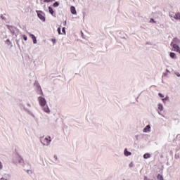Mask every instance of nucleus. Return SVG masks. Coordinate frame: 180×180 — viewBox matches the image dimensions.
<instances>
[{
  "instance_id": "1",
  "label": "nucleus",
  "mask_w": 180,
  "mask_h": 180,
  "mask_svg": "<svg viewBox=\"0 0 180 180\" xmlns=\"http://www.w3.org/2000/svg\"><path fill=\"white\" fill-rule=\"evenodd\" d=\"M41 143L44 145V146H49V144H50V143H51V137L50 136H47V137H42L41 139Z\"/></svg>"
},
{
  "instance_id": "2",
  "label": "nucleus",
  "mask_w": 180,
  "mask_h": 180,
  "mask_svg": "<svg viewBox=\"0 0 180 180\" xmlns=\"http://www.w3.org/2000/svg\"><path fill=\"white\" fill-rule=\"evenodd\" d=\"M38 18H40L42 22H46V14L41 11H36Z\"/></svg>"
},
{
  "instance_id": "3",
  "label": "nucleus",
  "mask_w": 180,
  "mask_h": 180,
  "mask_svg": "<svg viewBox=\"0 0 180 180\" xmlns=\"http://www.w3.org/2000/svg\"><path fill=\"white\" fill-rule=\"evenodd\" d=\"M170 46L172 47H173L174 51H176L177 53H179L180 54V47H179V46H178L176 44H174V42H172L170 44Z\"/></svg>"
},
{
  "instance_id": "4",
  "label": "nucleus",
  "mask_w": 180,
  "mask_h": 180,
  "mask_svg": "<svg viewBox=\"0 0 180 180\" xmlns=\"http://www.w3.org/2000/svg\"><path fill=\"white\" fill-rule=\"evenodd\" d=\"M39 102L40 106H46V99L44 98L39 97Z\"/></svg>"
},
{
  "instance_id": "5",
  "label": "nucleus",
  "mask_w": 180,
  "mask_h": 180,
  "mask_svg": "<svg viewBox=\"0 0 180 180\" xmlns=\"http://www.w3.org/2000/svg\"><path fill=\"white\" fill-rule=\"evenodd\" d=\"M70 12L72 15H77V10H75V7L72 6L70 7Z\"/></svg>"
},
{
  "instance_id": "6",
  "label": "nucleus",
  "mask_w": 180,
  "mask_h": 180,
  "mask_svg": "<svg viewBox=\"0 0 180 180\" xmlns=\"http://www.w3.org/2000/svg\"><path fill=\"white\" fill-rule=\"evenodd\" d=\"M17 163L20 164V165H23V164H25V160H23V158L17 159Z\"/></svg>"
},
{
  "instance_id": "7",
  "label": "nucleus",
  "mask_w": 180,
  "mask_h": 180,
  "mask_svg": "<svg viewBox=\"0 0 180 180\" xmlns=\"http://www.w3.org/2000/svg\"><path fill=\"white\" fill-rule=\"evenodd\" d=\"M172 43H174V44H180V40L178 38H174Z\"/></svg>"
},
{
  "instance_id": "8",
  "label": "nucleus",
  "mask_w": 180,
  "mask_h": 180,
  "mask_svg": "<svg viewBox=\"0 0 180 180\" xmlns=\"http://www.w3.org/2000/svg\"><path fill=\"white\" fill-rule=\"evenodd\" d=\"M150 129H151V127H150V125H147V126L143 129V133H147L148 131H150Z\"/></svg>"
},
{
  "instance_id": "9",
  "label": "nucleus",
  "mask_w": 180,
  "mask_h": 180,
  "mask_svg": "<svg viewBox=\"0 0 180 180\" xmlns=\"http://www.w3.org/2000/svg\"><path fill=\"white\" fill-rule=\"evenodd\" d=\"M30 36L32 39L34 44H36V43H37V40H36V37L32 34H30Z\"/></svg>"
},
{
  "instance_id": "10",
  "label": "nucleus",
  "mask_w": 180,
  "mask_h": 180,
  "mask_svg": "<svg viewBox=\"0 0 180 180\" xmlns=\"http://www.w3.org/2000/svg\"><path fill=\"white\" fill-rule=\"evenodd\" d=\"M124 155H126V157H129V155H131V152H129V151L127 150V149H125V150H124Z\"/></svg>"
},
{
  "instance_id": "11",
  "label": "nucleus",
  "mask_w": 180,
  "mask_h": 180,
  "mask_svg": "<svg viewBox=\"0 0 180 180\" xmlns=\"http://www.w3.org/2000/svg\"><path fill=\"white\" fill-rule=\"evenodd\" d=\"M174 19L176 20H180V13H176L174 15Z\"/></svg>"
},
{
  "instance_id": "12",
  "label": "nucleus",
  "mask_w": 180,
  "mask_h": 180,
  "mask_svg": "<svg viewBox=\"0 0 180 180\" xmlns=\"http://www.w3.org/2000/svg\"><path fill=\"white\" fill-rule=\"evenodd\" d=\"M157 179H158V180H164V176H163L162 174H158L157 175Z\"/></svg>"
},
{
  "instance_id": "13",
  "label": "nucleus",
  "mask_w": 180,
  "mask_h": 180,
  "mask_svg": "<svg viewBox=\"0 0 180 180\" xmlns=\"http://www.w3.org/2000/svg\"><path fill=\"white\" fill-rule=\"evenodd\" d=\"M49 12L51 13V15H54V11L53 10V8L49 7Z\"/></svg>"
},
{
  "instance_id": "14",
  "label": "nucleus",
  "mask_w": 180,
  "mask_h": 180,
  "mask_svg": "<svg viewBox=\"0 0 180 180\" xmlns=\"http://www.w3.org/2000/svg\"><path fill=\"white\" fill-rule=\"evenodd\" d=\"M169 56H170L171 58H176V55L174 52H171Z\"/></svg>"
},
{
  "instance_id": "15",
  "label": "nucleus",
  "mask_w": 180,
  "mask_h": 180,
  "mask_svg": "<svg viewBox=\"0 0 180 180\" xmlns=\"http://www.w3.org/2000/svg\"><path fill=\"white\" fill-rule=\"evenodd\" d=\"M53 164H58V160L57 158L52 159Z\"/></svg>"
},
{
  "instance_id": "16",
  "label": "nucleus",
  "mask_w": 180,
  "mask_h": 180,
  "mask_svg": "<svg viewBox=\"0 0 180 180\" xmlns=\"http://www.w3.org/2000/svg\"><path fill=\"white\" fill-rule=\"evenodd\" d=\"M169 16H170V18H173V19H175V13L170 12L169 13Z\"/></svg>"
},
{
  "instance_id": "17",
  "label": "nucleus",
  "mask_w": 180,
  "mask_h": 180,
  "mask_svg": "<svg viewBox=\"0 0 180 180\" xmlns=\"http://www.w3.org/2000/svg\"><path fill=\"white\" fill-rule=\"evenodd\" d=\"M46 161L47 162H49V164H51V165H53V159L48 158Z\"/></svg>"
},
{
  "instance_id": "18",
  "label": "nucleus",
  "mask_w": 180,
  "mask_h": 180,
  "mask_svg": "<svg viewBox=\"0 0 180 180\" xmlns=\"http://www.w3.org/2000/svg\"><path fill=\"white\" fill-rule=\"evenodd\" d=\"M150 157H151V155H150L149 153H146L143 155V158H150Z\"/></svg>"
},
{
  "instance_id": "19",
  "label": "nucleus",
  "mask_w": 180,
  "mask_h": 180,
  "mask_svg": "<svg viewBox=\"0 0 180 180\" xmlns=\"http://www.w3.org/2000/svg\"><path fill=\"white\" fill-rule=\"evenodd\" d=\"M158 107L159 110H162V109H164V107L162 105V104H158Z\"/></svg>"
},
{
  "instance_id": "20",
  "label": "nucleus",
  "mask_w": 180,
  "mask_h": 180,
  "mask_svg": "<svg viewBox=\"0 0 180 180\" xmlns=\"http://www.w3.org/2000/svg\"><path fill=\"white\" fill-rule=\"evenodd\" d=\"M44 112H46V113H49L50 112V110L49 109V107H45L44 108Z\"/></svg>"
},
{
  "instance_id": "21",
  "label": "nucleus",
  "mask_w": 180,
  "mask_h": 180,
  "mask_svg": "<svg viewBox=\"0 0 180 180\" xmlns=\"http://www.w3.org/2000/svg\"><path fill=\"white\" fill-rule=\"evenodd\" d=\"M134 163H133V162H131L129 165V168H134Z\"/></svg>"
},
{
  "instance_id": "22",
  "label": "nucleus",
  "mask_w": 180,
  "mask_h": 180,
  "mask_svg": "<svg viewBox=\"0 0 180 180\" xmlns=\"http://www.w3.org/2000/svg\"><path fill=\"white\" fill-rule=\"evenodd\" d=\"M60 5V4H58V2L56 1L54 4H53V6L54 8H57V6H58Z\"/></svg>"
},
{
  "instance_id": "23",
  "label": "nucleus",
  "mask_w": 180,
  "mask_h": 180,
  "mask_svg": "<svg viewBox=\"0 0 180 180\" xmlns=\"http://www.w3.org/2000/svg\"><path fill=\"white\" fill-rule=\"evenodd\" d=\"M54 1H56V0H44V2H46V3L54 2Z\"/></svg>"
},
{
  "instance_id": "24",
  "label": "nucleus",
  "mask_w": 180,
  "mask_h": 180,
  "mask_svg": "<svg viewBox=\"0 0 180 180\" xmlns=\"http://www.w3.org/2000/svg\"><path fill=\"white\" fill-rule=\"evenodd\" d=\"M58 34H61V28L60 27L58 28Z\"/></svg>"
},
{
  "instance_id": "25",
  "label": "nucleus",
  "mask_w": 180,
  "mask_h": 180,
  "mask_svg": "<svg viewBox=\"0 0 180 180\" xmlns=\"http://www.w3.org/2000/svg\"><path fill=\"white\" fill-rule=\"evenodd\" d=\"M23 39L25 41H27V36L23 35Z\"/></svg>"
},
{
  "instance_id": "26",
  "label": "nucleus",
  "mask_w": 180,
  "mask_h": 180,
  "mask_svg": "<svg viewBox=\"0 0 180 180\" xmlns=\"http://www.w3.org/2000/svg\"><path fill=\"white\" fill-rule=\"evenodd\" d=\"M4 168V166L2 165V162L0 161V169H2Z\"/></svg>"
},
{
  "instance_id": "27",
  "label": "nucleus",
  "mask_w": 180,
  "mask_h": 180,
  "mask_svg": "<svg viewBox=\"0 0 180 180\" xmlns=\"http://www.w3.org/2000/svg\"><path fill=\"white\" fill-rule=\"evenodd\" d=\"M27 174H32L33 172L30 169L27 170Z\"/></svg>"
},
{
  "instance_id": "28",
  "label": "nucleus",
  "mask_w": 180,
  "mask_h": 180,
  "mask_svg": "<svg viewBox=\"0 0 180 180\" xmlns=\"http://www.w3.org/2000/svg\"><path fill=\"white\" fill-rule=\"evenodd\" d=\"M158 96L160 97V98H164V95L161 93H159L158 94Z\"/></svg>"
},
{
  "instance_id": "29",
  "label": "nucleus",
  "mask_w": 180,
  "mask_h": 180,
  "mask_svg": "<svg viewBox=\"0 0 180 180\" xmlns=\"http://www.w3.org/2000/svg\"><path fill=\"white\" fill-rule=\"evenodd\" d=\"M62 32L64 33V34H65V27H63Z\"/></svg>"
},
{
  "instance_id": "30",
  "label": "nucleus",
  "mask_w": 180,
  "mask_h": 180,
  "mask_svg": "<svg viewBox=\"0 0 180 180\" xmlns=\"http://www.w3.org/2000/svg\"><path fill=\"white\" fill-rule=\"evenodd\" d=\"M0 180H8V179H5V177H1Z\"/></svg>"
},
{
  "instance_id": "31",
  "label": "nucleus",
  "mask_w": 180,
  "mask_h": 180,
  "mask_svg": "<svg viewBox=\"0 0 180 180\" xmlns=\"http://www.w3.org/2000/svg\"><path fill=\"white\" fill-rule=\"evenodd\" d=\"M150 22H153V23H155V20H154V19H150Z\"/></svg>"
},
{
  "instance_id": "32",
  "label": "nucleus",
  "mask_w": 180,
  "mask_h": 180,
  "mask_svg": "<svg viewBox=\"0 0 180 180\" xmlns=\"http://www.w3.org/2000/svg\"><path fill=\"white\" fill-rule=\"evenodd\" d=\"M52 41H53V44H55L56 43V39H52Z\"/></svg>"
},
{
  "instance_id": "33",
  "label": "nucleus",
  "mask_w": 180,
  "mask_h": 180,
  "mask_svg": "<svg viewBox=\"0 0 180 180\" xmlns=\"http://www.w3.org/2000/svg\"><path fill=\"white\" fill-rule=\"evenodd\" d=\"M177 77H180V75H177Z\"/></svg>"
},
{
  "instance_id": "34",
  "label": "nucleus",
  "mask_w": 180,
  "mask_h": 180,
  "mask_svg": "<svg viewBox=\"0 0 180 180\" xmlns=\"http://www.w3.org/2000/svg\"><path fill=\"white\" fill-rule=\"evenodd\" d=\"M43 165H46L44 164V162H43Z\"/></svg>"
},
{
  "instance_id": "35",
  "label": "nucleus",
  "mask_w": 180,
  "mask_h": 180,
  "mask_svg": "<svg viewBox=\"0 0 180 180\" xmlns=\"http://www.w3.org/2000/svg\"><path fill=\"white\" fill-rule=\"evenodd\" d=\"M145 179H147V176L145 177Z\"/></svg>"
}]
</instances>
